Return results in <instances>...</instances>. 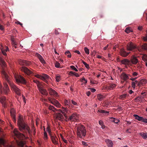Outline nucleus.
Returning a JSON list of instances; mask_svg holds the SVG:
<instances>
[{
	"instance_id": "obj_7",
	"label": "nucleus",
	"mask_w": 147,
	"mask_h": 147,
	"mask_svg": "<svg viewBox=\"0 0 147 147\" xmlns=\"http://www.w3.org/2000/svg\"><path fill=\"white\" fill-rule=\"evenodd\" d=\"M49 101L52 104L54 105L57 108H60L61 107V105L57 100L54 98H48Z\"/></svg>"
},
{
	"instance_id": "obj_59",
	"label": "nucleus",
	"mask_w": 147,
	"mask_h": 147,
	"mask_svg": "<svg viewBox=\"0 0 147 147\" xmlns=\"http://www.w3.org/2000/svg\"><path fill=\"white\" fill-rule=\"evenodd\" d=\"M143 39L144 41L147 42V35L143 37Z\"/></svg>"
},
{
	"instance_id": "obj_56",
	"label": "nucleus",
	"mask_w": 147,
	"mask_h": 147,
	"mask_svg": "<svg viewBox=\"0 0 147 147\" xmlns=\"http://www.w3.org/2000/svg\"><path fill=\"white\" fill-rule=\"evenodd\" d=\"M141 121L144 123H147V119L144 118L142 117Z\"/></svg>"
},
{
	"instance_id": "obj_45",
	"label": "nucleus",
	"mask_w": 147,
	"mask_h": 147,
	"mask_svg": "<svg viewBox=\"0 0 147 147\" xmlns=\"http://www.w3.org/2000/svg\"><path fill=\"white\" fill-rule=\"evenodd\" d=\"M55 79L57 82H59L60 80V76L59 75H56Z\"/></svg>"
},
{
	"instance_id": "obj_20",
	"label": "nucleus",
	"mask_w": 147,
	"mask_h": 147,
	"mask_svg": "<svg viewBox=\"0 0 147 147\" xmlns=\"http://www.w3.org/2000/svg\"><path fill=\"white\" fill-rule=\"evenodd\" d=\"M116 86V85L114 84H111L109 86H107L106 87V89L108 90H111L115 88Z\"/></svg>"
},
{
	"instance_id": "obj_43",
	"label": "nucleus",
	"mask_w": 147,
	"mask_h": 147,
	"mask_svg": "<svg viewBox=\"0 0 147 147\" xmlns=\"http://www.w3.org/2000/svg\"><path fill=\"white\" fill-rule=\"evenodd\" d=\"M125 32L127 33H129L132 32V30L130 28H127L125 30Z\"/></svg>"
},
{
	"instance_id": "obj_29",
	"label": "nucleus",
	"mask_w": 147,
	"mask_h": 147,
	"mask_svg": "<svg viewBox=\"0 0 147 147\" xmlns=\"http://www.w3.org/2000/svg\"><path fill=\"white\" fill-rule=\"evenodd\" d=\"M0 65L3 67L5 66V61L1 57H0Z\"/></svg>"
},
{
	"instance_id": "obj_36",
	"label": "nucleus",
	"mask_w": 147,
	"mask_h": 147,
	"mask_svg": "<svg viewBox=\"0 0 147 147\" xmlns=\"http://www.w3.org/2000/svg\"><path fill=\"white\" fill-rule=\"evenodd\" d=\"M129 95L127 94H124L121 95L119 96V98L120 99L123 100L125 98L127 97Z\"/></svg>"
},
{
	"instance_id": "obj_1",
	"label": "nucleus",
	"mask_w": 147,
	"mask_h": 147,
	"mask_svg": "<svg viewBox=\"0 0 147 147\" xmlns=\"http://www.w3.org/2000/svg\"><path fill=\"white\" fill-rule=\"evenodd\" d=\"M2 74L3 78H4L8 82L11 89L13 90L18 95H20L21 94L20 90L9 79L8 75L5 72V69H3L2 71Z\"/></svg>"
},
{
	"instance_id": "obj_16",
	"label": "nucleus",
	"mask_w": 147,
	"mask_h": 147,
	"mask_svg": "<svg viewBox=\"0 0 147 147\" xmlns=\"http://www.w3.org/2000/svg\"><path fill=\"white\" fill-rule=\"evenodd\" d=\"M130 64L131 63L135 65L138 62V60L137 58V57L134 55L132 56L131 57L130 60Z\"/></svg>"
},
{
	"instance_id": "obj_22",
	"label": "nucleus",
	"mask_w": 147,
	"mask_h": 147,
	"mask_svg": "<svg viewBox=\"0 0 147 147\" xmlns=\"http://www.w3.org/2000/svg\"><path fill=\"white\" fill-rule=\"evenodd\" d=\"M107 145L108 147H113V143L112 141L110 140L107 139L105 140Z\"/></svg>"
},
{
	"instance_id": "obj_4",
	"label": "nucleus",
	"mask_w": 147,
	"mask_h": 147,
	"mask_svg": "<svg viewBox=\"0 0 147 147\" xmlns=\"http://www.w3.org/2000/svg\"><path fill=\"white\" fill-rule=\"evenodd\" d=\"M34 76L37 78L41 79L43 80L47 83H48V81H49L51 79L49 76L45 74H43L42 75L36 74Z\"/></svg>"
},
{
	"instance_id": "obj_51",
	"label": "nucleus",
	"mask_w": 147,
	"mask_h": 147,
	"mask_svg": "<svg viewBox=\"0 0 147 147\" xmlns=\"http://www.w3.org/2000/svg\"><path fill=\"white\" fill-rule=\"evenodd\" d=\"M43 138L45 140H47V139H48L47 135V133L45 131L44 133Z\"/></svg>"
},
{
	"instance_id": "obj_37",
	"label": "nucleus",
	"mask_w": 147,
	"mask_h": 147,
	"mask_svg": "<svg viewBox=\"0 0 147 147\" xmlns=\"http://www.w3.org/2000/svg\"><path fill=\"white\" fill-rule=\"evenodd\" d=\"M104 98L105 96L101 94H99L97 95V98L100 100H102Z\"/></svg>"
},
{
	"instance_id": "obj_46",
	"label": "nucleus",
	"mask_w": 147,
	"mask_h": 147,
	"mask_svg": "<svg viewBox=\"0 0 147 147\" xmlns=\"http://www.w3.org/2000/svg\"><path fill=\"white\" fill-rule=\"evenodd\" d=\"M142 59L144 61H147V55H144L142 57Z\"/></svg>"
},
{
	"instance_id": "obj_61",
	"label": "nucleus",
	"mask_w": 147,
	"mask_h": 147,
	"mask_svg": "<svg viewBox=\"0 0 147 147\" xmlns=\"http://www.w3.org/2000/svg\"><path fill=\"white\" fill-rule=\"evenodd\" d=\"M82 143L83 145H85L86 146H87L88 145V144H87V143L84 141H82Z\"/></svg>"
},
{
	"instance_id": "obj_57",
	"label": "nucleus",
	"mask_w": 147,
	"mask_h": 147,
	"mask_svg": "<svg viewBox=\"0 0 147 147\" xmlns=\"http://www.w3.org/2000/svg\"><path fill=\"white\" fill-rule=\"evenodd\" d=\"M90 82L91 84H97V83L96 82V81L92 80H90Z\"/></svg>"
},
{
	"instance_id": "obj_35",
	"label": "nucleus",
	"mask_w": 147,
	"mask_h": 147,
	"mask_svg": "<svg viewBox=\"0 0 147 147\" xmlns=\"http://www.w3.org/2000/svg\"><path fill=\"white\" fill-rule=\"evenodd\" d=\"M133 116L135 117V118L136 119H137L139 121H141L142 117H140L136 114H134Z\"/></svg>"
},
{
	"instance_id": "obj_42",
	"label": "nucleus",
	"mask_w": 147,
	"mask_h": 147,
	"mask_svg": "<svg viewBox=\"0 0 147 147\" xmlns=\"http://www.w3.org/2000/svg\"><path fill=\"white\" fill-rule=\"evenodd\" d=\"M48 109L50 110H51L54 112L56 111V109H55L53 106L52 105L49 106L48 107Z\"/></svg>"
},
{
	"instance_id": "obj_2",
	"label": "nucleus",
	"mask_w": 147,
	"mask_h": 147,
	"mask_svg": "<svg viewBox=\"0 0 147 147\" xmlns=\"http://www.w3.org/2000/svg\"><path fill=\"white\" fill-rule=\"evenodd\" d=\"M18 125L20 130L22 131L25 130L26 132L30 134V128L28 125L24 122L23 118L20 116H19L18 119Z\"/></svg>"
},
{
	"instance_id": "obj_26",
	"label": "nucleus",
	"mask_w": 147,
	"mask_h": 147,
	"mask_svg": "<svg viewBox=\"0 0 147 147\" xmlns=\"http://www.w3.org/2000/svg\"><path fill=\"white\" fill-rule=\"evenodd\" d=\"M121 79L124 80H126L129 78L128 75L125 73H123L121 75Z\"/></svg>"
},
{
	"instance_id": "obj_39",
	"label": "nucleus",
	"mask_w": 147,
	"mask_h": 147,
	"mask_svg": "<svg viewBox=\"0 0 147 147\" xmlns=\"http://www.w3.org/2000/svg\"><path fill=\"white\" fill-rule=\"evenodd\" d=\"M111 119H112L111 121L114 122L115 123H118L119 121V119H116L114 118L111 117Z\"/></svg>"
},
{
	"instance_id": "obj_54",
	"label": "nucleus",
	"mask_w": 147,
	"mask_h": 147,
	"mask_svg": "<svg viewBox=\"0 0 147 147\" xmlns=\"http://www.w3.org/2000/svg\"><path fill=\"white\" fill-rule=\"evenodd\" d=\"M70 68L73 70H74L76 71H78V69L73 65H71L70 66Z\"/></svg>"
},
{
	"instance_id": "obj_6",
	"label": "nucleus",
	"mask_w": 147,
	"mask_h": 147,
	"mask_svg": "<svg viewBox=\"0 0 147 147\" xmlns=\"http://www.w3.org/2000/svg\"><path fill=\"white\" fill-rule=\"evenodd\" d=\"M13 135L20 140L26 138L24 135L19 133L16 128L15 129L13 130Z\"/></svg>"
},
{
	"instance_id": "obj_33",
	"label": "nucleus",
	"mask_w": 147,
	"mask_h": 147,
	"mask_svg": "<svg viewBox=\"0 0 147 147\" xmlns=\"http://www.w3.org/2000/svg\"><path fill=\"white\" fill-rule=\"evenodd\" d=\"M138 82L136 80L134 82H132L131 83V86L134 89L135 88L136 84H137L138 85Z\"/></svg>"
},
{
	"instance_id": "obj_44",
	"label": "nucleus",
	"mask_w": 147,
	"mask_h": 147,
	"mask_svg": "<svg viewBox=\"0 0 147 147\" xmlns=\"http://www.w3.org/2000/svg\"><path fill=\"white\" fill-rule=\"evenodd\" d=\"M55 66L57 68H61V67L60 64L58 62L56 61L55 64Z\"/></svg>"
},
{
	"instance_id": "obj_49",
	"label": "nucleus",
	"mask_w": 147,
	"mask_h": 147,
	"mask_svg": "<svg viewBox=\"0 0 147 147\" xmlns=\"http://www.w3.org/2000/svg\"><path fill=\"white\" fill-rule=\"evenodd\" d=\"M142 48L145 50H147V44H144L142 46Z\"/></svg>"
},
{
	"instance_id": "obj_5",
	"label": "nucleus",
	"mask_w": 147,
	"mask_h": 147,
	"mask_svg": "<svg viewBox=\"0 0 147 147\" xmlns=\"http://www.w3.org/2000/svg\"><path fill=\"white\" fill-rule=\"evenodd\" d=\"M14 77L16 82L17 83H21L23 84H26L27 82L22 76L18 75H16Z\"/></svg>"
},
{
	"instance_id": "obj_50",
	"label": "nucleus",
	"mask_w": 147,
	"mask_h": 147,
	"mask_svg": "<svg viewBox=\"0 0 147 147\" xmlns=\"http://www.w3.org/2000/svg\"><path fill=\"white\" fill-rule=\"evenodd\" d=\"M132 75L133 77H136L139 75V74L136 72H133L132 73Z\"/></svg>"
},
{
	"instance_id": "obj_8",
	"label": "nucleus",
	"mask_w": 147,
	"mask_h": 147,
	"mask_svg": "<svg viewBox=\"0 0 147 147\" xmlns=\"http://www.w3.org/2000/svg\"><path fill=\"white\" fill-rule=\"evenodd\" d=\"M136 48V45L131 42H130L127 45V49L128 51H132L133 49Z\"/></svg>"
},
{
	"instance_id": "obj_23",
	"label": "nucleus",
	"mask_w": 147,
	"mask_h": 147,
	"mask_svg": "<svg viewBox=\"0 0 147 147\" xmlns=\"http://www.w3.org/2000/svg\"><path fill=\"white\" fill-rule=\"evenodd\" d=\"M62 109H61V113L64 115L66 117V115L65 113H68L69 112H70V111L68 109L66 108H65L62 107Z\"/></svg>"
},
{
	"instance_id": "obj_31",
	"label": "nucleus",
	"mask_w": 147,
	"mask_h": 147,
	"mask_svg": "<svg viewBox=\"0 0 147 147\" xmlns=\"http://www.w3.org/2000/svg\"><path fill=\"white\" fill-rule=\"evenodd\" d=\"M147 80L146 79H142L140 82H138V86H140L141 84H146L147 83Z\"/></svg>"
},
{
	"instance_id": "obj_27",
	"label": "nucleus",
	"mask_w": 147,
	"mask_h": 147,
	"mask_svg": "<svg viewBox=\"0 0 147 147\" xmlns=\"http://www.w3.org/2000/svg\"><path fill=\"white\" fill-rule=\"evenodd\" d=\"M41 93L44 95H47L48 94V92L46 89L43 88L39 90Z\"/></svg>"
},
{
	"instance_id": "obj_11",
	"label": "nucleus",
	"mask_w": 147,
	"mask_h": 147,
	"mask_svg": "<svg viewBox=\"0 0 147 147\" xmlns=\"http://www.w3.org/2000/svg\"><path fill=\"white\" fill-rule=\"evenodd\" d=\"M21 70L26 74L29 75L32 74V71L27 67L23 66L21 68Z\"/></svg>"
},
{
	"instance_id": "obj_48",
	"label": "nucleus",
	"mask_w": 147,
	"mask_h": 147,
	"mask_svg": "<svg viewBox=\"0 0 147 147\" xmlns=\"http://www.w3.org/2000/svg\"><path fill=\"white\" fill-rule=\"evenodd\" d=\"M84 50L85 53L87 55L89 54V49L86 47H85L84 48Z\"/></svg>"
},
{
	"instance_id": "obj_47",
	"label": "nucleus",
	"mask_w": 147,
	"mask_h": 147,
	"mask_svg": "<svg viewBox=\"0 0 147 147\" xmlns=\"http://www.w3.org/2000/svg\"><path fill=\"white\" fill-rule=\"evenodd\" d=\"M70 102L69 100H65L64 101V104L66 105H68Z\"/></svg>"
},
{
	"instance_id": "obj_17",
	"label": "nucleus",
	"mask_w": 147,
	"mask_h": 147,
	"mask_svg": "<svg viewBox=\"0 0 147 147\" xmlns=\"http://www.w3.org/2000/svg\"><path fill=\"white\" fill-rule=\"evenodd\" d=\"M130 52L127 53L123 49H122L120 50V55L122 57H125L127 56Z\"/></svg>"
},
{
	"instance_id": "obj_25",
	"label": "nucleus",
	"mask_w": 147,
	"mask_h": 147,
	"mask_svg": "<svg viewBox=\"0 0 147 147\" xmlns=\"http://www.w3.org/2000/svg\"><path fill=\"white\" fill-rule=\"evenodd\" d=\"M37 57L39 59L40 62L43 64H44L45 63V62L44 60V59L38 53H37L36 54Z\"/></svg>"
},
{
	"instance_id": "obj_14",
	"label": "nucleus",
	"mask_w": 147,
	"mask_h": 147,
	"mask_svg": "<svg viewBox=\"0 0 147 147\" xmlns=\"http://www.w3.org/2000/svg\"><path fill=\"white\" fill-rule=\"evenodd\" d=\"M51 138L52 142L55 145H58V139L55 135L51 136Z\"/></svg>"
},
{
	"instance_id": "obj_30",
	"label": "nucleus",
	"mask_w": 147,
	"mask_h": 147,
	"mask_svg": "<svg viewBox=\"0 0 147 147\" xmlns=\"http://www.w3.org/2000/svg\"><path fill=\"white\" fill-rule=\"evenodd\" d=\"M80 81L82 83V85H84L85 86L87 82V81L85 79L84 77H83L80 79Z\"/></svg>"
},
{
	"instance_id": "obj_55",
	"label": "nucleus",
	"mask_w": 147,
	"mask_h": 147,
	"mask_svg": "<svg viewBox=\"0 0 147 147\" xmlns=\"http://www.w3.org/2000/svg\"><path fill=\"white\" fill-rule=\"evenodd\" d=\"M75 72L72 71H70L69 73V75L71 76H74V75Z\"/></svg>"
},
{
	"instance_id": "obj_63",
	"label": "nucleus",
	"mask_w": 147,
	"mask_h": 147,
	"mask_svg": "<svg viewBox=\"0 0 147 147\" xmlns=\"http://www.w3.org/2000/svg\"><path fill=\"white\" fill-rule=\"evenodd\" d=\"M90 89L91 90V91L92 92H95L96 91V89L94 88H90Z\"/></svg>"
},
{
	"instance_id": "obj_38",
	"label": "nucleus",
	"mask_w": 147,
	"mask_h": 147,
	"mask_svg": "<svg viewBox=\"0 0 147 147\" xmlns=\"http://www.w3.org/2000/svg\"><path fill=\"white\" fill-rule=\"evenodd\" d=\"M6 100V98L5 97H2L0 99V101L2 104H5Z\"/></svg>"
},
{
	"instance_id": "obj_32",
	"label": "nucleus",
	"mask_w": 147,
	"mask_h": 147,
	"mask_svg": "<svg viewBox=\"0 0 147 147\" xmlns=\"http://www.w3.org/2000/svg\"><path fill=\"white\" fill-rule=\"evenodd\" d=\"M98 112L102 113L105 114V115H108L109 114V112L107 111L104 110L99 109L98 111Z\"/></svg>"
},
{
	"instance_id": "obj_53",
	"label": "nucleus",
	"mask_w": 147,
	"mask_h": 147,
	"mask_svg": "<svg viewBox=\"0 0 147 147\" xmlns=\"http://www.w3.org/2000/svg\"><path fill=\"white\" fill-rule=\"evenodd\" d=\"M142 96H138L135 98V100L136 101H140L142 99Z\"/></svg>"
},
{
	"instance_id": "obj_58",
	"label": "nucleus",
	"mask_w": 147,
	"mask_h": 147,
	"mask_svg": "<svg viewBox=\"0 0 147 147\" xmlns=\"http://www.w3.org/2000/svg\"><path fill=\"white\" fill-rule=\"evenodd\" d=\"M61 138H62V139L63 140L64 142H65V143H67V140H65V139H64L63 137V136H62V135L61 134Z\"/></svg>"
},
{
	"instance_id": "obj_19",
	"label": "nucleus",
	"mask_w": 147,
	"mask_h": 147,
	"mask_svg": "<svg viewBox=\"0 0 147 147\" xmlns=\"http://www.w3.org/2000/svg\"><path fill=\"white\" fill-rule=\"evenodd\" d=\"M121 62V63L124 65H129L130 64V61L127 59H123Z\"/></svg>"
},
{
	"instance_id": "obj_40",
	"label": "nucleus",
	"mask_w": 147,
	"mask_h": 147,
	"mask_svg": "<svg viewBox=\"0 0 147 147\" xmlns=\"http://www.w3.org/2000/svg\"><path fill=\"white\" fill-rule=\"evenodd\" d=\"M99 123L101 126V127L102 128V129H105V126L103 122L102 121H99Z\"/></svg>"
},
{
	"instance_id": "obj_13",
	"label": "nucleus",
	"mask_w": 147,
	"mask_h": 147,
	"mask_svg": "<svg viewBox=\"0 0 147 147\" xmlns=\"http://www.w3.org/2000/svg\"><path fill=\"white\" fill-rule=\"evenodd\" d=\"M33 82L36 84L38 90L43 88V85L42 83L40 82L37 80H33Z\"/></svg>"
},
{
	"instance_id": "obj_10",
	"label": "nucleus",
	"mask_w": 147,
	"mask_h": 147,
	"mask_svg": "<svg viewBox=\"0 0 147 147\" xmlns=\"http://www.w3.org/2000/svg\"><path fill=\"white\" fill-rule=\"evenodd\" d=\"M78 119L77 114L76 113H74L69 116V120L71 121H76Z\"/></svg>"
},
{
	"instance_id": "obj_64",
	"label": "nucleus",
	"mask_w": 147,
	"mask_h": 147,
	"mask_svg": "<svg viewBox=\"0 0 147 147\" xmlns=\"http://www.w3.org/2000/svg\"><path fill=\"white\" fill-rule=\"evenodd\" d=\"M22 97L23 98L24 102L25 103H26V101L25 98V96H24L22 95Z\"/></svg>"
},
{
	"instance_id": "obj_41",
	"label": "nucleus",
	"mask_w": 147,
	"mask_h": 147,
	"mask_svg": "<svg viewBox=\"0 0 147 147\" xmlns=\"http://www.w3.org/2000/svg\"><path fill=\"white\" fill-rule=\"evenodd\" d=\"M11 40L12 41L11 44L15 48H16V45H17V44L16 43L14 40L13 38H11Z\"/></svg>"
},
{
	"instance_id": "obj_62",
	"label": "nucleus",
	"mask_w": 147,
	"mask_h": 147,
	"mask_svg": "<svg viewBox=\"0 0 147 147\" xmlns=\"http://www.w3.org/2000/svg\"><path fill=\"white\" fill-rule=\"evenodd\" d=\"M0 30H4V28L3 26L0 24Z\"/></svg>"
},
{
	"instance_id": "obj_3",
	"label": "nucleus",
	"mask_w": 147,
	"mask_h": 147,
	"mask_svg": "<svg viewBox=\"0 0 147 147\" xmlns=\"http://www.w3.org/2000/svg\"><path fill=\"white\" fill-rule=\"evenodd\" d=\"M86 130L85 127L82 125H79L77 128L78 136L80 138L85 137L86 134Z\"/></svg>"
},
{
	"instance_id": "obj_28",
	"label": "nucleus",
	"mask_w": 147,
	"mask_h": 147,
	"mask_svg": "<svg viewBox=\"0 0 147 147\" xmlns=\"http://www.w3.org/2000/svg\"><path fill=\"white\" fill-rule=\"evenodd\" d=\"M140 135L144 139L147 140V133H146L141 132L140 133Z\"/></svg>"
},
{
	"instance_id": "obj_34",
	"label": "nucleus",
	"mask_w": 147,
	"mask_h": 147,
	"mask_svg": "<svg viewBox=\"0 0 147 147\" xmlns=\"http://www.w3.org/2000/svg\"><path fill=\"white\" fill-rule=\"evenodd\" d=\"M19 63L20 65H27V62L26 61L22 59L19 60Z\"/></svg>"
},
{
	"instance_id": "obj_9",
	"label": "nucleus",
	"mask_w": 147,
	"mask_h": 147,
	"mask_svg": "<svg viewBox=\"0 0 147 147\" xmlns=\"http://www.w3.org/2000/svg\"><path fill=\"white\" fill-rule=\"evenodd\" d=\"M48 90L49 94L55 97H58L59 96L58 93L53 89L49 88H48Z\"/></svg>"
},
{
	"instance_id": "obj_15",
	"label": "nucleus",
	"mask_w": 147,
	"mask_h": 147,
	"mask_svg": "<svg viewBox=\"0 0 147 147\" xmlns=\"http://www.w3.org/2000/svg\"><path fill=\"white\" fill-rule=\"evenodd\" d=\"M5 141L2 138H0V145H3L4 147H14L12 145L8 144H5Z\"/></svg>"
},
{
	"instance_id": "obj_21",
	"label": "nucleus",
	"mask_w": 147,
	"mask_h": 147,
	"mask_svg": "<svg viewBox=\"0 0 147 147\" xmlns=\"http://www.w3.org/2000/svg\"><path fill=\"white\" fill-rule=\"evenodd\" d=\"M10 112L11 116L13 119V121L15 122L16 120L15 119V110L13 109H11Z\"/></svg>"
},
{
	"instance_id": "obj_12",
	"label": "nucleus",
	"mask_w": 147,
	"mask_h": 147,
	"mask_svg": "<svg viewBox=\"0 0 147 147\" xmlns=\"http://www.w3.org/2000/svg\"><path fill=\"white\" fill-rule=\"evenodd\" d=\"M1 46L0 48L2 53L4 55H6V52L9 51L8 47L5 46L4 47L2 45H1Z\"/></svg>"
},
{
	"instance_id": "obj_60",
	"label": "nucleus",
	"mask_w": 147,
	"mask_h": 147,
	"mask_svg": "<svg viewBox=\"0 0 147 147\" xmlns=\"http://www.w3.org/2000/svg\"><path fill=\"white\" fill-rule=\"evenodd\" d=\"M47 131L48 133H49V135H50V136H51V134H50V132H51V130H50V129H49V127H47Z\"/></svg>"
},
{
	"instance_id": "obj_18",
	"label": "nucleus",
	"mask_w": 147,
	"mask_h": 147,
	"mask_svg": "<svg viewBox=\"0 0 147 147\" xmlns=\"http://www.w3.org/2000/svg\"><path fill=\"white\" fill-rule=\"evenodd\" d=\"M55 117L56 118L57 120H58L61 121H62L63 120V116L62 114L60 113H57L55 115Z\"/></svg>"
},
{
	"instance_id": "obj_24",
	"label": "nucleus",
	"mask_w": 147,
	"mask_h": 147,
	"mask_svg": "<svg viewBox=\"0 0 147 147\" xmlns=\"http://www.w3.org/2000/svg\"><path fill=\"white\" fill-rule=\"evenodd\" d=\"M17 144L20 147H22L26 144V142L24 141H19L16 140Z\"/></svg>"
},
{
	"instance_id": "obj_52",
	"label": "nucleus",
	"mask_w": 147,
	"mask_h": 147,
	"mask_svg": "<svg viewBox=\"0 0 147 147\" xmlns=\"http://www.w3.org/2000/svg\"><path fill=\"white\" fill-rule=\"evenodd\" d=\"M82 62L83 64L85 66L86 68L88 69L89 68V66L88 64H87L86 63L83 61H82Z\"/></svg>"
}]
</instances>
